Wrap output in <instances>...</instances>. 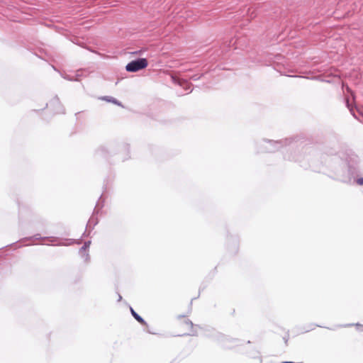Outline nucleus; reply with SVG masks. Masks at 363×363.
Returning a JSON list of instances; mask_svg holds the SVG:
<instances>
[{
    "instance_id": "0eeeda50",
    "label": "nucleus",
    "mask_w": 363,
    "mask_h": 363,
    "mask_svg": "<svg viewBox=\"0 0 363 363\" xmlns=\"http://www.w3.org/2000/svg\"><path fill=\"white\" fill-rule=\"evenodd\" d=\"M81 73L82 72L78 70L75 74H65L62 77L68 81H78L79 78L82 76Z\"/></svg>"
},
{
    "instance_id": "4468645a",
    "label": "nucleus",
    "mask_w": 363,
    "mask_h": 363,
    "mask_svg": "<svg viewBox=\"0 0 363 363\" xmlns=\"http://www.w3.org/2000/svg\"><path fill=\"white\" fill-rule=\"evenodd\" d=\"M356 182L359 185H363V177L357 179Z\"/></svg>"
},
{
    "instance_id": "20e7f679",
    "label": "nucleus",
    "mask_w": 363,
    "mask_h": 363,
    "mask_svg": "<svg viewBox=\"0 0 363 363\" xmlns=\"http://www.w3.org/2000/svg\"><path fill=\"white\" fill-rule=\"evenodd\" d=\"M173 82L182 86L185 90H189V93L192 91V89H191V84L188 82L187 79H177L175 77H172Z\"/></svg>"
},
{
    "instance_id": "a211bd4d",
    "label": "nucleus",
    "mask_w": 363,
    "mask_h": 363,
    "mask_svg": "<svg viewBox=\"0 0 363 363\" xmlns=\"http://www.w3.org/2000/svg\"><path fill=\"white\" fill-rule=\"evenodd\" d=\"M345 182L351 183L352 182V178L349 177L347 179H343L342 180Z\"/></svg>"
},
{
    "instance_id": "f3484780",
    "label": "nucleus",
    "mask_w": 363,
    "mask_h": 363,
    "mask_svg": "<svg viewBox=\"0 0 363 363\" xmlns=\"http://www.w3.org/2000/svg\"><path fill=\"white\" fill-rule=\"evenodd\" d=\"M312 326H313L312 328L307 329V330H306V332H308V331H310V330H313V329H314V327H315V325H312ZM315 326H316V327H321L320 325H315Z\"/></svg>"
},
{
    "instance_id": "f8f14e48",
    "label": "nucleus",
    "mask_w": 363,
    "mask_h": 363,
    "mask_svg": "<svg viewBox=\"0 0 363 363\" xmlns=\"http://www.w3.org/2000/svg\"><path fill=\"white\" fill-rule=\"evenodd\" d=\"M350 108V113L352 114V116L357 118L359 122H361L362 123H363V113L362 112H359V111H357L358 112V115H357L354 111L353 108Z\"/></svg>"
},
{
    "instance_id": "2eb2a0df",
    "label": "nucleus",
    "mask_w": 363,
    "mask_h": 363,
    "mask_svg": "<svg viewBox=\"0 0 363 363\" xmlns=\"http://www.w3.org/2000/svg\"><path fill=\"white\" fill-rule=\"evenodd\" d=\"M348 171H349V172H351L352 174L357 172L356 168L352 167H349Z\"/></svg>"
},
{
    "instance_id": "f03ea898",
    "label": "nucleus",
    "mask_w": 363,
    "mask_h": 363,
    "mask_svg": "<svg viewBox=\"0 0 363 363\" xmlns=\"http://www.w3.org/2000/svg\"><path fill=\"white\" fill-rule=\"evenodd\" d=\"M264 143H265L266 145H264V150H263L262 152H273L279 150V148L281 146L283 141L264 140Z\"/></svg>"
},
{
    "instance_id": "423d86ee",
    "label": "nucleus",
    "mask_w": 363,
    "mask_h": 363,
    "mask_svg": "<svg viewBox=\"0 0 363 363\" xmlns=\"http://www.w3.org/2000/svg\"><path fill=\"white\" fill-rule=\"evenodd\" d=\"M55 238L54 237H42L39 233H37L31 237L25 238L23 240H48L50 242H54L55 240Z\"/></svg>"
},
{
    "instance_id": "9d476101",
    "label": "nucleus",
    "mask_w": 363,
    "mask_h": 363,
    "mask_svg": "<svg viewBox=\"0 0 363 363\" xmlns=\"http://www.w3.org/2000/svg\"><path fill=\"white\" fill-rule=\"evenodd\" d=\"M184 324L189 326L191 328V331L187 334L189 335H196L197 333L196 330H194V324L191 320L189 319H186L184 320Z\"/></svg>"
},
{
    "instance_id": "7ed1b4c3",
    "label": "nucleus",
    "mask_w": 363,
    "mask_h": 363,
    "mask_svg": "<svg viewBox=\"0 0 363 363\" xmlns=\"http://www.w3.org/2000/svg\"><path fill=\"white\" fill-rule=\"evenodd\" d=\"M102 199V196H101L96 206H95V208L94 210V212H93V214L92 216H91V218H89L88 223H87V225H86V228H93L97 223H98V218L95 217V215L96 214H98L99 212V210L97 209V208L100 205V202H101V200Z\"/></svg>"
},
{
    "instance_id": "ddd939ff",
    "label": "nucleus",
    "mask_w": 363,
    "mask_h": 363,
    "mask_svg": "<svg viewBox=\"0 0 363 363\" xmlns=\"http://www.w3.org/2000/svg\"><path fill=\"white\" fill-rule=\"evenodd\" d=\"M201 76H202V74H201V75L194 74V75L190 77L189 79H192L194 81H196V80L199 79Z\"/></svg>"
},
{
    "instance_id": "6ab92c4d",
    "label": "nucleus",
    "mask_w": 363,
    "mask_h": 363,
    "mask_svg": "<svg viewBox=\"0 0 363 363\" xmlns=\"http://www.w3.org/2000/svg\"><path fill=\"white\" fill-rule=\"evenodd\" d=\"M122 299V296H121V294H118V301H120Z\"/></svg>"
},
{
    "instance_id": "6e6552de",
    "label": "nucleus",
    "mask_w": 363,
    "mask_h": 363,
    "mask_svg": "<svg viewBox=\"0 0 363 363\" xmlns=\"http://www.w3.org/2000/svg\"><path fill=\"white\" fill-rule=\"evenodd\" d=\"M130 313L132 314V315L134 317V318L138 321L140 324H142L143 325H147V322L140 315H138L133 309L132 307H130Z\"/></svg>"
},
{
    "instance_id": "dca6fc26",
    "label": "nucleus",
    "mask_w": 363,
    "mask_h": 363,
    "mask_svg": "<svg viewBox=\"0 0 363 363\" xmlns=\"http://www.w3.org/2000/svg\"><path fill=\"white\" fill-rule=\"evenodd\" d=\"M356 326L359 331H363V325L357 323Z\"/></svg>"
},
{
    "instance_id": "f257e3e1",
    "label": "nucleus",
    "mask_w": 363,
    "mask_h": 363,
    "mask_svg": "<svg viewBox=\"0 0 363 363\" xmlns=\"http://www.w3.org/2000/svg\"><path fill=\"white\" fill-rule=\"evenodd\" d=\"M148 62L146 58H138L127 64L125 69L129 72H136L147 67Z\"/></svg>"
},
{
    "instance_id": "9b49d317",
    "label": "nucleus",
    "mask_w": 363,
    "mask_h": 363,
    "mask_svg": "<svg viewBox=\"0 0 363 363\" xmlns=\"http://www.w3.org/2000/svg\"><path fill=\"white\" fill-rule=\"evenodd\" d=\"M52 104H56L58 105V108L56 110L57 113H64V108L61 105L58 97H55L52 101Z\"/></svg>"
},
{
    "instance_id": "39448f33",
    "label": "nucleus",
    "mask_w": 363,
    "mask_h": 363,
    "mask_svg": "<svg viewBox=\"0 0 363 363\" xmlns=\"http://www.w3.org/2000/svg\"><path fill=\"white\" fill-rule=\"evenodd\" d=\"M91 245V241L88 240L86 241L83 246L79 249V253L82 257H85V260H88L89 259V255L88 253L86 252V250Z\"/></svg>"
},
{
    "instance_id": "aec40b11",
    "label": "nucleus",
    "mask_w": 363,
    "mask_h": 363,
    "mask_svg": "<svg viewBox=\"0 0 363 363\" xmlns=\"http://www.w3.org/2000/svg\"><path fill=\"white\" fill-rule=\"evenodd\" d=\"M184 317H185V315H179V316H178V318H184Z\"/></svg>"
},
{
    "instance_id": "1a4fd4ad",
    "label": "nucleus",
    "mask_w": 363,
    "mask_h": 363,
    "mask_svg": "<svg viewBox=\"0 0 363 363\" xmlns=\"http://www.w3.org/2000/svg\"><path fill=\"white\" fill-rule=\"evenodd\" d=\"M101 100H104V101H108V102H111V103H113L114 104H116L119 106H122V104L121 103L118 101L116 99L112 97V96H102L100 98Z\"/></svg>"
}]
</instances>
